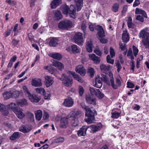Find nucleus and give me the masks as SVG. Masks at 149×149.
Instances as JSON below:
<instances>
[{"instance_id":"f257e3e1","label":"nucleus","mask_w":149,"mask_h":149,"mask_svg":"<svg viewBox=\"0 0 149 149\" xmlns=\"http://www.w3.org/2000/svg\"><path fill=\"white\" fill-rule=\"evenodd\" d=\"M97 113L93 108L88 107L86 111L85 116L86 117L84 121L88 124L93 123L95 120L94 116Z\"/></svg>"},{"instance_id":"f03ea898","label":"nucleus","mask_w":149,"mask_h":149,"mask_svg":"<svg viewBox=\"0 0 149 149\" xmlns=\"http://www.w3.org/2000/svg\"><path fill=\"white\" fill-rule=\"evenodd\" d=\"M148 28L141 30L139 34V38H142V42L146 48L149 47V33L147 32Z\"/></svg>"},{"instance_id":"7ed1b4c3","label":"nucleus","mask_w":149,"mask_h":149,"mask_svg":"<svg viewBox=\"0 0 149 149\" xmlns=\"http://www.w3.org/2000/svg\"><path fill=\"white\" fill-rule=\"evenodd\" d=\"M96 29L98 31L97 34L99 36L100 42L102 43H106L107 42V40L106 39L104 38L105 35L104 31L102 26L98 25L96 27Z\"/></svg>"},{"instance_id":"20e7f679","label":"nucleus","mask_w":149,"mask_h":149,"mask_svg":"<svg viewBox=\"0 0 149 149\" xmlns=\"http://www.w3.org/2000/svg\"><path fill=\"white\" fill-rule=\"evenodd\" d=\"M72 26V23L70 20H66L59 23L58 27L60 29L68 30L71 28Z\"/></svg>"},{"instance_id":"39448f33","label":"nucleus","mask_w":149,"mask_h":149,"mask_svg":"<svg viewBox=\"0 0 149 149\" xmlns=\"http://www.w3.org/2000/svg\"><path fill=\"white\" fill-rule=\"evenodd\" d=\"M59 79L62 81L63 83L64 84L65 86L68 87L71 86L73 83V80L72 79L65 76L63 74H62Z\"/></svg>"},{"instance_id":"423d86ee","label":"nucleus","mask_w":149,"mask_h":149,"mask_svg":"<svg viewBox=\"0 0 149 149\" xmlns=\"http://www.w3.org/2000/svg\"><path fill=\"white\" fill-rule=\"evenodd\" d=\"M74 40L75 43L79 45H81L83 42L82 34L79 32L76 33L74 36Z\"/></svg>"},{"instance_id":"0eeeda50","label":"nucleus","mask_w":149,"mask_h":149,"mask_svg":"<svg viewBox=\"0 0 149 149\" xmlns=\"http://www.w3.org/2000/svg\"><path fill=\"white\" fill-rule=\"evenodd\" d=\"M74 102L72 99L69 97L64 100L63 104L65 107H72L74 104Z\"/></svg>"},{"instance_id":"6e6552de","label":"nucleus","mask_w":149,"mask_h":149,"mask_svg":"<svg viewBox=\"0 0 149 149\" xmlns=\"http://www.w3.org/2000/svg\"><path fill=\"white\" fill-rule=\"evenodd\" d=\"M23 110L22 109L20 108H17L15 110H14V112L18 118L22 119L25 116V115L23 113Z\"/></svg>"},{"instance_id":"1a4fd4ad","label":"nucleus","mask_w":149,"mask_h":149,"mask_svg":"<svg viewBox=\"0 0 149 149\" xmlns=\"http://www.w3.org/2000/svg\"><path fill=\"white\" fill-rule=\"evenodd\" d=\"M88 127L86 126H84L80 128L77 131V135L79 136H85L86 134V131Z\"/></svg>"},{"instance_id":"9d476101","label":"nucleus","mask_w":149,"mask_h":149,"mask_svg":"<svg viewBox=\"0 0 149 149\" xmlns=\"http://www.w3.org/2000/svg\"><path fill=\"white\" fill-rule=\"evenodd\" d=\"M75 71L82 76H84L86 73L85 69L82 65H78L75 68Z\"/></svg>"},{"instance_id":"9b49d317","label":"nucleus","mask_w":149,"mask_h":149,"mask_svg":"<svg viewBox=\"0 0 149 149\" xmlns=\"http://www.w3.org/2000/svg\"><path fill=\"white\" fill-rule=\"evenodd\" d=\"M89 127L91 129V132L94 133L100 130L102 127V125L100 123L97 125H91Z\"/></svg>"},{"instance_id":"f8f14e48","label":"nucleus","mask_w":149,"mask_h":149,"mask_svg":"<svg viewBox=\"0 0 149 149\" xmlns=\"http://www.w3.org/2000/svg\"><path fill=\"white\" fill-rule=\"evenodd\" d=\"M29 100L32 102L37 103L39 102L40 99L36 95L31 93L28 95Z\"/></svg>"},{"instance_id":"ddd939ff","label":"nucleus","mask_w":149,"mask_h":149,"mask_svg":"<svg viewBox=\"0 0 149 149\" xmlns=\"http://www.w3.org/2000/svg\"><path fill=\"white\" fill-rule=\"evenodd\" d=\"M32 129L31 126L23 125L19 127V130L20 132L24 133H28Z\"/></svg>"},{"instance_id":"4468645a","label":"nucleus","mask_w":149,"mask_h":149,"mask_svg":"<svg viewBox=\"0 0 149 149\" xmlns=\"http://www.w3.org/2000/svg\"><path fill=\"white\" fill-rule=\"evenodd\" d=\"M86 102L90 104L95 105L96 104V99L95 98L91 97L89 95H86Z\"/></svg>"},{"instance_id":"2eb2a0df","label":"nucleus","mask_w":149,"mask_h":149,"mask_svg":"<svg viewBox=\"0 0 149 149\" xmlns=\"http://www.w3.org/2000/svg\"><path fill=\"white\" fill-rule=\"evenodd\" d=\"M31 85L35 87L41 86L42 85L41 80L40 79L35 78L31 81Z\"/></svg>"},{"instance_id":"dca6fc26","label":"nucleus","mask_w":149,"mask_h":149,"mask_svg":"<svg viewBox=\"0 0 149 149\" xmlns=\"http://www.w3.org/2000/svg\"><path fill=\"white\" fill-rule=\"evenodd\" d=\"M130 37L129 33L127 30L124 31L122 33V40L125 43H127L129 40Z\"/></svg>"},{"instance_id":"f3484780","label":"nucleus","mask_w":149,"mask_h":149,"mask_svg":"<svg viewBox=\"0 0 149 149\" xmlns=\"http://www.w3.org/2000/svg\"><path fill=\"white\" fill-rule=\"evenodd\" d=\"M76 9L73 5L70 6L69 14L70 16L72 18H74L76 17Z\"/></svg>"},{"instance_id":"a211bd4d","label":"nucleus","mask_w":149,"mask_h":149,"mask_svg":"<svg viewBox=\"0 0 149 149\" xmlns=\"http://www.w3.org/2000/svg\"><path fill=\"white\" fill-rule=\"evenodd\" d=\"M54 66L57 67L60 71H62L64 69V65L61 63L57 61H54L53 63Z\"/></svg>"},{"instance_id":"6ab92c4d","label":"nucleus","mask_w":149,"mask_h":149,"mask_svg":"<svg viewBox=\"0 0 149 149\" xmlns=\"http://www.w3.org/2000/svg\"><path fill=\"white\" fill-rule=\"evenodd\" d=\"M45 84L47 87L51 86L53 83V79L49 76H45Z\"/></svg>"},{"instance_id":"aec40b11","label":"nucleus","mask_w":149,"mask_h":149,"mask_svg":"<svg viewBox=\"0 0 149 149\" xmlns=\"http://www.w3.org/2000/svg\"><path fill=\"white\" fill-rule=\"evenodd\" d=\"M111 85L112 87L115 89L117 88L118 86H120L121 82L120 81L119 79H117L116 80V85L114 84V79L112 77L110 80Z\"/></svg>"},{"instance_id":"412c9836","label":"nucleus","mask_w":149,"mask_h":149,"mask_svg":"<svg viewBox=\"0 0 149 149\" xmlns=\"http://www.w3.org/2000/svg\"><path fill=\"white\" fill-rule=\"evenodd\" d=\"M69 74H71L74 79L77 80L78 81L80 82H83L84 80L82 78L80 77L78 74H76L75 72L72 71H70Z\"/></svg>"},{"instance_id":"4be33fe9","label":"nucleus","mask_w":149,"mask_h":149,"mask_svg":"<svg viewBox=\"0 0 149 149\" xmlns=\"http://www.w3.org/2000/svg\"><path fill=\"white\" fill-rule=\"evenodd\" d=\"M68 124V120L65 118H62L60 120V126L61 127L65 128Z\"/></svg>"},{"instance_id":"5701e85b","label":"nucleus","mask_w":149,"mask_h":149,"mask_svg":"<svg viewBox=\"0 0 149 149\" xmlns=\"http://www.w3.org/2000/svg\"><path fill=\"white\" fill-rule=\"evenodd\" d=\"M86 49L88 52H91L92 51V44L91 41L88 40L86 43Z\"/></svg>"},{"instance_id":"b1692460","label":"nucleus","mask_w":149,"mask_h":149,"mask_svg":"<svg viewBox=\"0 0 149 149\" xmlns=\"http://www.w3.org/2000/svg\"><path fill=\"white\" fill-rule=\"evenodd\" d=\"M89 57L92 60H93L94 62L96 63H100V59L99 57L96 56L94 54H91L89 55Z\"/></svg>"},{"instance_id":"393cba45","label":"nucleus","mask_w":149,"mask_h":149,"mask_svg":"<svg viewBox=\"0 0 149 149\" xmlns=\"http://www.w3.org/2000/svg\"><path fill=\"white\" fill-rule=\"evenodd\" d=\"M34 113L36 119L38 121L40 120L42 116V111L40 110H38L35 111Z\"/></svg>"},{"instance_id":"a878e982","label":"nucleus","mask_w":149,"mask_h":149,"mask_svg":"<svg viewBox=\"0 0 149 149\" xmlns=\"http://www.w3.org/2000/svg\"><path fill=\"white\" fill-rule=\"evenodd\" d=\"M59 42V40L56 38H53L51 39L49 44L51 47H54L56 46Z\"/></svg>"},{"instance_id":"bb28decb","label":"nucleus","mask_w":149,"mask_h":149,"mask_svg":"<svg viewBox=\"0 0 149 149\" xmlns=\"http://www.w3.org/2000/svg\"><path fill=\"white\" fill-rule=\"evenodd\" d=\"M0 111L5 116H7L8 113V112L6 110L5 106L1 104H0Z\"/></svg>"},{"instance_id":"cd10ccee","label":"nucleus","mask_w":149,"mask_h":149,"mask_svg":"<svg viewBox=\"0 0 149 149\" xmlns=\"http://www.w3.org/2000/svg\"><path fill=\"white\" fill-rule=\"evenodd\" d=\"M110 66L111 65H106L104 64H102L100 66V68L102 72L105 73L109 70Z\"/></svg>"},{"instance_id":"c85d7f7f","label":"nucleus","mask_w":149,"mask_h":149,"mask_svg":"<svg viewBox=\"0 0 149 149\" xmlns=\"http://www.w3.org/2000/svg\"><path fill=\"white\" fill-rule=\"evenodd\" d=\"M61 3V0H53L51 3V8H55Z\"/></svg>"},{"instance_id":"c756f323","label":"nucleus","mask_w":149,"mask_h":149,"mask_svg":"<svg viewBox=\"0 0 149 149\" xmlns=\"http://www.w3.org/2000/svg\"><path fill=\"white\" fill-rule=\"evenodd\" d=\"M135 13L137 14H141L144 17L147 18V15L146 12L141 9L138 8H136L135 10Z\"/></svg>"},{"instance_id":"7c9ffc66","label":"nucleus","mask_w":149,"mask_h":149,"mask_svg":"<svg viewBox=\"0 0 149 149\" xmlns=\"http://www.w3.org/2000/svg\"><path fill=\"white\" fill-rule=\"evenodd\" d=\"M75 2L77 8V11H79L83 4V0H75Z\"/></svg>"},{"instance_id":"2f4dec72","label":"nucleus","mask_w":149,"mask_h":149,"mask_svg":"<svg viewBox=\"0 0 149 149\" xmlns=\"http://www.w3.org/2000/svg\"><path fill=\"white\" fill-rule=\"evenodd\" d=\"M54 19L56 20H58L62 18V16L61 12L57 10L54 12Z\"/></svg>"},{"instance_id":"473e14b6","label":"nucleus","mask_w":149,"mask_h":149,"mask_svg":"<svg viewBox=\"0 0 149 149\" xmlns=\"http://www.w3.org/2000/svg\"><path fill=\"white\" fill-rule=\"evenodd\" d=\"M50 56L52 58L58 60H60L62 58V55L58 53H51L50 54Z\"/></svg>"},{"instance_id":"72a5a7b5","label":"nucleus","mask_w":149,"mask_h":149,"mask_svg":"<svg viewBox=\"0 0 149 149\" xmlns=\"http://www.w3.org/2000/svg\"><path fill=\"white\" fill-rule=\"evenodd\" d=\"M70 8L68 6L66 5H64L61 7V10L63 13L64 14L67 15L68 13V11Z\"/></svg>"},{"instance_id":"f704fd0d","label":"nucleus","mask_w":149,"mask_h":149,"mask_svg":"<svg viewBox=\"0 0 149 149\" xmlns=\"http://www.w3.org/2000/svg\"><path fill=\"white\" fill-rule=\"evenodd\" d=\"M19 134L20 133L18 132L14 133L12 136L10 137V139L11 140L13 141L15 139H18L20 136Z\"/></svg>"},{"instance_id":"c9c22d12","label":"nucleus","mask_w":149,"mask_h":149,"mask_svg":"<svg viewBox=\"0 0 149 149\" xmlns=\"http://www.w3.org/2000/svg\"><path fill=\"white\" fill-rule=\"evenodd\" d=\"M27 103L26 100L24 99L18 100L17 102V105L20 107H23L27 105Z\"/></svg>"},{"instance_id":"e433bc0d","label":"nucleus","mask_w":149,"mask_h":149,"mask_svg":"<svg viewBox=\"0 0 149 149\" xmlns=\"http://www.w3.org/2000/svg\"><path fill=\"white\" fill-rule=\"evenodd\" d=\"M128 27L129 28H133L134 26V24L132 22V19L130 17H128L127 20Z\"/></svg>"},{"instance_id":"4c0bfd02","label":"nucleus","mask_w":149,"mask_h":149,"mask_svg":"<svg viewBox=\"0 0 149 149\" xmlns=\"http://www.w3.org/2000/svg\"><path fill=\"white\" fill-rule=\"evenodd\" d=\"M99 78H97L95 80L94 86L97 88H100L102 86L101 81L99 80Z\"/></svg>"},{"instance_id":"58836bf2","label":"nucleus","mask_w":149,"mask_h":149,"mask_svg":"<svg viewBox=\"0 0 149 149\" xmlns=\"http://www.w3.org/2000/svg\"><path fill=\"white\" fill-rule=\"evenodd\" d=\"M11 98H17L19 95L20 92L17 90L15 91H11Z\"/></svg>"},{"instance_id":"ea45409f","label":"nucleus","mask_w":149,"mask_h":149,"mask_svg":"<svg viewBox=\"0 0 149 149\" xmlns=\"http://www.w3.org/2000/svg\"><path fill=\"white\" fill-rule=\"evenodd\" d=\"M101 79L104 81L108 85L110 84V82L109 79L107 77L105 74H101Z\"/></svg>"},{"instance_id":"a19ab883","label":"nucleus","mask_w":149,"mask_h":149,"mask_svg":"<svg viewBox=\"0 0 149 149\" xmlns=\"http://www.w3.org/2000/svg\"><path fill=\"white\" fill-rule=\"evenodd\" d=\"M72 52L73 53H76L80 52L79 49L77 45H73L71 46Z\"/></svg>"},{"instance_id":"79ce46f5","label":"nucleus","mask_w":149,"mask_h":149,"mask_svg":"<svg viewBox=\"0 0 149 149\" xmlns=\"http://www.w3.org/2000/svg\"><path fill=\"white\" fill-rule=\"evenodd\" d=\"M78 124V121L77 119L75 118L72 120L71 122V125L72 127H75L77 126Z\"/></svg>"},{"instance_id":"37998d69","label":"nucleus","mask_w":149,"mask_h":149,"mask_svg":"<svg viewBox=\"0 0 149 149\" xmlns=\"http://www.w3.org/2000/svg\"><path fill=\"white\" fill-rule=\"evenodd\" d=\"M36 91L38 93L41 95H44L45 93L44 89L42 88H38L35 89Z\"/></svg>"},{"instance_id":"c03bdc74","label":"nucleus","mask_w":149,"mask_h":149,"mask_svg":"<svg viewBox=\"0 0 149 149\" xmlns=\"http://www.w3.org/2000/svg\"><path fill=\"white\" fill-rule=\"evenodd\" d=\"M3 96L5 100H7L11 98V91L4 92L3 94Z\"/></svg>"},{"instance_id":"a18cd8bd","label":"nucleus","mask_w":149,"mask_h":149,"mask_svg":"<svg viewBox=\"0 0 149 149\" xmlns=\"http://www.w3.org/2000/svg\"><path fill=\"white\" fill-rule=\"evenodd\" d=\"M7 107L9 109H11L13 112L14 110H15L16 108H18L16 107V104L14 103H11L10 104L8 105Z\"/></svg>"},{"instance_id":"49530a36","label":"nucleus","mask_w":149,"mask_h":149,"mask_svg":"<svg viewBox=\"0 0 149 149\" xmlns=\"http://www.w3.org/2000/svg\"><path fill=\"white\" fill-rule=\"evenodd\" d=\"M119 7V4L117 3H115L113 5L112 7V10L114 12H117L118 11Z\"/></svg>"},{"instance_id":"de8ad7c7","label":"nucleus","mask_w":149,"mask_h":149,"mask_svg":"<svg viewBox=\"0 0 149 149\" xmlns=\"http://www.w3.org/2000/svg\"><path fill=\"white\" fill-rule=\"evenodd\" d=\"M97 89L96 88L91 87H90L89 88L91 93L93 95H96L97 92Z\"/></svg>"},{"instance_id":"09e8293b","label":"nucleus","mask_w":149,"mask_h":149,"mask_svg":"<svg viewBox=\"0 0 149 149\" xmlns=\"http://www.w3.org/2000/svg\"><path fill=\"white\" fill-rule=\"evenodd\" d=\"M26 115L28 118H29L31 121L34 120V115L30 111H28L26 113Z\"/></svg>"},{"instance_id":"8fccbe9b","label":"nucleus","mask_w":149,"mask_h":149,"mask_svg":"<svg viewBox=\"0 0 149 149\" xmlns=\"http://www.w3.org/2000/svg\"><path fill=\"white\" fill-rule=\"evenodd\" d=\"M64 140V139L63 137H59L55 139L54 141V143H58L63 142Z\"/></svg>"},{"instance_id":"3c124183","label":"nucleus","mask_w":149,"mask_h":149,"mask_svg":"<svg viewBox=\"0 0 149 149\" xmlns=\"http://www.w3.org/2000/svg\"><path fill=\"white\" fill-rule=\"evenodd\" d=\"M88 72L90 74L91 77H92L95 72L94 69L91 67H88Z\"/></svg>"},{"instance_id":"603ef678","label":"nucleus","mask_w":149,"mask_h":149,"mask_svg":"<svg viewBox=\"0 0 149 149\" xmlns=\"http://www.w3.org/2000/svg\"><path fill=\"white\" fill-rule=\"evenodd\" d=\"M107 61L108 63L111 64L112 65L114 64V60L111 59L109 55L107 56Z\"/></svg>"},{"instance_id":"864d4df0","label":"nucleus","mask_w":149,"mask_h":149,"mask_svg":"<svg viewBox=\"0 0 149 149\" xmlns=\"http://www.w3.org/2000/svg\"><path fill=\"white\" fill-rule=\"evenodd\" d=\"M88 28L90 30L92 31H93L94 29L95 28L96 29V27H97V26H95L94 24H93V23H88Z\"/></svg>"},{"instance_id":"5fc2aeb1","label":"nucleus","mask_w":149,"mask_h":149,"mask_svg":"<svg viewBox=\"0 0 149 149\" xmlns=\"http://www.w3.org/2000/svg\"><path fill=\"white\" fill-rule=\"evenodd\" d=\"M111 117L114 118H118L120 116V113H119L117 112H114L111 113Z\"/></svg>"},{"instance_id":"6e6d98bb","label":"nucleus","mask_w":149,"mask_h":149,"mask_svg":"<svg viewBox=\"0 0 149 149\" xmlns=\"http://www.w3.org/2000/svg\"><path fill=\"white\" fill-rule=\"evenodd\" d=\"M97 92L96 95V96L98 97L99 98H102L104 96V95L100 91L99 89L97 90Z\"/></svg>"},{"instance_id":"4d7b16f0","label":"nucleus","mask_w":149,"mask_h":149,"mask_svg":"<svg viewBox=\"0 0 149 149\" xmlns=\"http://www.w3.org/2000/svg\"><path fill=\"white\" fill-rule=\"evenodd\" d=\"M22 89L24 92L27 94L28 95L30 93L28 88L26 86H24L22 87Z\"/></svg>"},{"instance_id":"13d9d810","label":"nucleus","mask_w":149,"mask_h":149,"mask_svg":"<svg viewBox=\"0 0 149 149\" xmlns=\"http://www.w3.org/2000/svg\"><path fill=\"white\" fill-rule=\"evenodd\" d=\"M133 50V53L134 55V56H136L139 50L138 49L134 46H133L132 47Z\"/></svg>"},{"instance_id":"bf43d9fd","label":"nucleus","mask_w":149,"mask_h":149,"mask_svg":"<svg viewBox=\"0 0 149 149\" xmlns=\"http://www.w3.org/2000/svg\"><path fill=\"white\" fill-rule=\"evenodd\" d=\"M110 53L111 55V57L112 58L115 56V53L114 50L111 47L110 48Z\"/></svg>"},{"instance_id":"052dcab7","label":"nucleus","mask_w":149,"mask_h":149,"mask_svg":"<svg viewBox=\"0 0 149 149\" xmlns=\"http://www.w3.org/2000/svg\"><path fill=\"white\" fill-rule=\"evenodd\" d=\"M119 46L120 48L122 51L125 50L126 48V44L125 43H122L120 42Z\"/></svg>"},{"instance_id":"680f3d73","label":"nucleus","mask_w":149,"mask_h":149,"mask_svg":"<svg viewBox=\"0 0 149 149\" xmlns=\"http://www.w3.org/2000/svg\"><path fill=\"white\" fill-rule=\"evenodd\" d=\"M49 117V115L48 113L46 111H44L43 118L44 120H47Z\"/></svg>"},{"instance_id":"e2e57ef3","label":"nucleus","mask_w":149,"mask_h":149,"mask_svg":"<svg viewBox=\"0 0 149 149\" xmlns=\"http://www.w3.org/2000/svg\"><path fill=\"white\" fill-rule=\"evenodd\" d=\"M86 21H84L81 25V29L84 31L86 30Z\"/></svg>"},{"instance_id":"0e129e2a","label":"nucleus","mask_w":149,"mask_h":149,"mask_svg":"<svg viewBox=\"0 0 149 149\" xmlns=\"http://www.w3.org/2000/svg\"><path fill=\"white\" fill-rule=\"evenodd\" d=\"M94 52L97 55L101 56L102 55V53L100 50L98 48L95 49L94 50Z\"/></svg>"},{"instance_id":"69168bd1","label":"nucleus","mask_w":149,"mask_h":149,"mask_svg":"<svg viewBox=\"0 0 149 149\" xmlns=\"http://www.w3.org/2000/svg\"><path fill=\"white\" fill-rule=\"evenodd\" d=\"M79 91L80 95L81 96L83 94L84 91V89L82 86H79Z\"/></svg>"},{"instance_id":"338daca9","label":"nucleus","mask_w":149,"mask_h":149,"mask_svg":"<svg viewBox=\"0 0 149 149\" xmlns=\"http://www.w3.org/2000/svg\"><path fill=\"white\" fill-rule=\"evenodd\" d=\"M55 69L52 67H50L49 69H48V71L49 72L52 74H53L54 73Z\"/></svg>"},{"instance_id":"774afa93","label":"nucleus","mask_w":149,"mask_h":149,"mask_svg":"<svg viewBox=\"0 0 149 149\" xmlns=\"http://www.w3.org/2000/svg\"><path fill=\"white\" fill-rule=\"evenodd\" d=\"M19 41V40H16L15 39H13L12 40L13 45L14 46H16L18 44Z\"/></svg>"}]
</instances>
